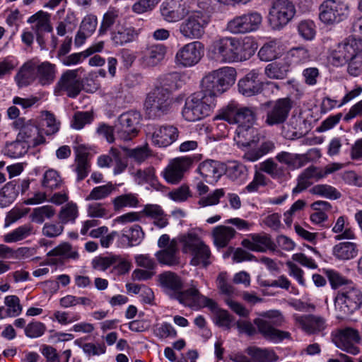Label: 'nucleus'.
I'll use <instances>...</instances> for the list:
<instances>
[{"label":"nucleus","instance_id":"f257e3e1","mask_svg":"<svg viewBox=\"0 0 362 362\" xmlns=\"http://www.w3.org/2000/svg\"><path fill=\"white\" fill-rule=\"evenodd\" d=\"M158 284L163 291L171 299L177 300L185 306H192L199 297V291L195 286L183 290L180 276L173 272H164L158 275Z\"/></svg>","mask_w":362,"mask_h":362},{"label":"nucleus","instance_id":"f03ea898","mask_svg":"<svg viewBox=\"0 0 362 362\" xmlns=\"http://www.w3.org/2000/svg\"><path fill=\"white\" fill-rule=\"evenodd\" d=\"M235 69L224 66L212 71L202 80V90L206 96H211L215 103L216 98L232 86L236 80Z\"/></svg>","mask_w":362,"mask_h":362},{"label":"nucleus","instance_id":"7ed1b4c3","mask_svg":"<svg viewBox=\"0 0 362 362\" xmlns=\"http://www.w3.org/2000/svg\"><path fill=\"white\" fill-rule=\"evenodd\" d=\"M243 48L241 41L235 37H222L214 40L211 44L209 58L218 63H232L241 60L240 52Z\"/></svg>","mask_w":362,"mask_h":362},{"label":"nucleus","instance_id":"20e7f679","mask_svg":"<svg viewBox=\"0 0 362 362\" xmlns=\"http://www.w3.org/2000/svg\"><path fill=\"white\" fill-rule=\"evenodd\" d=\"M262 317L256 318L254 324L257 326L258 332L267 340L278 343L285 339L291 338L288 332L277 329L284 322V317L278 310H270L261 315Z\"/></svg>","mask_w":362,"mask_h":362},{"label":"nucleus","instance_id":"39448f33","mask_svg":"<svg viewBox=\"0 0 362 362\" xmlns=\"http://www.w3.org/2000/svg\"><path fill=\"white\" fill-rule=\"evenodd\" d=\"M338 319H344L362 307V291L355 284L339 290L334 298Z\"/></svg>","mask_w":362,"mask_h":362},{"label":"nucleus","instance_id":"423d86ee","mask_svg":"<svg viewBox=\"0 0 362 362\" xmlns=\"http://www.w3.org/2000/svg\"><path fill=\"white\" fill-rule=\"evenodd\" d=\"M172 104L173 97L170 89L156 86L147 94L144 110L149 119H158L168 114Z\"/></svg>","mask_w":362,"mask_h":362},{"label":"nucleus","instance_id":"0eeeda50","mask_svg":"<svg viewBox=\"0 0 362 362\" xmlns=\"http://www.w3.org/2000/svg\"><path fill=\"white\" fill-rule=\"evenodd\" d=\"M214 107L212 98L199 91L187 98L182 115L185 120L196 122L208 116Z\"/></svg>","mask_w":362,"mask_h":362},{"label":"nucleus","instance_id":"6e6552de","mask_svg":"<svg viewBox=\"0 0 362 362\" xmlns=\"http://www.w3.org/2000/svg\"><path fill=\"white\" fill-rule=\"evenodd\" d=\"M181 242L183 252L189 253L192 257L190 261L192 265L207 267L211 264L210 248L198 235L189 233L181 238Z\"/></svg>","mask_w":362,"mask_h":362},{"label":"nucleus","instance_id":"1a4fd4ad","mask_svg":"<svg viewBox=\"0 0 362 362\" xmlns=\"http://www.w3.org/2000/svg\"><path fill=\"white\" fill-rule=\"evenodd\" d=\"M210 21V15L204 11L187 12V18L179 26V32L186 39L200 40Z\"/></svg>","mask_w":362,"mask_h":362},{"label":"nucleus","instance_id":"9d476101","mask_svg":"<svg viewBox=\"0 0 362 362\" xmlns=\"http://www.w3.org/2000/svg\"><path fill=\"white\" fill-rule=\"evenodd\" d=\"M355 52H362V40L356 37H347L330 47L328 60L335 66H343L349 62Z\"/></svg>","mask_w":362,"mask_h":362},{"label":"nucleus","instance_id":"9b49d317","mask_svg":"<svg viewBox=\"0 0 362 362\" xmlns=\"http://www.w3.org/2000/svg\"><path fill=\"white\" fill-rule=\"evenodd\" d=\"M349 13V6L341 0H325L319 6V19L326 25L344 21Z\"/></svg>","mask_w":362,"mask_h":362},{"label":"nucleus","instance_id":"f8f14e48","mask_svg":"<svg viewBox=\"0 0 362 362\" xmlns=\"http://www.w3.org/2000/svg\"><path fill=\"white\" fill-rule=\"evenodd\" d=\"M219 117L230 124L248 126L255 123L256 112L252 107H240L238 103L231 102L222 110Z\"/></svg>","mask_w":362,"mask_h":362},{"label":"nucleus","instance_id":"ddd939ff","mask_svg":"<svg viewBox=\"0 0 362 362\" xmlns=\"http://www.w3.org/2000/svg\"><path fill=\"white\" fill-rule=\"evenodd\" d=\"M296 8L289 0H276L269 12V22L274 30H280L293 18Z\"/></svg>","mask_w":362,"mask_h":362},{"label":"nucleus","instance_id":"4468645a","mask_svg":"<svg viewBox=\"0 0 362 362\" xmlns=\"http://www.w3.org/2000/svg\"><path fill=\"white\" fill-rule=\"evenodd\" d=\"M262 22V16L257 11L237 16L230 20L226 29L233 34H245L259 29Z\"/></svg>","mask_w":362,"mask_h":362},{"label":"nucleus","instance_id":"2eb2a0df","mask_svg":"<svg viewBox=\"0 0 362 362\" xmlns=\"http://www.w3.org/2000/svg\"><path fill=\"white\" fill-rule=\"evenodd\" d=\"M141 115L136 111H129L122 114L115 124L116 135L122 140L129 141L136 136Z\"/></svg>","mask_w":362,"mask_h":362},{"label":"nucleus","instance_id":"dca6fc26","mask_svg":"<svg viewBox=\"0 0 362 362\" xmlns=\"http://www.w3.org/2000/svg\"><path fill=\"white\" fill-rule=\"evenodd\" d=\"M13 127L19 130L17 134L18 139L29 144V147H35L45 142V139L40 134L37 125L32 119L18 118L13 122Z\"/></svg>","mask_w":362,"mask_h":362},{"label":"nucleus","instance_id":"f3484780","mask_svg":"<svg viewBox=\"0 0 362 362\" xmlns=\"http://www.w3.org/2000/svg\"><path fill=\"white\" fill-rule=\"evenodd\" d=\"M82 70V68H79L64 72L55 86L54 93L58 95L65 93L69 98H76L83 88L82 81L78 76V72Z\"/></svg>","mask_w":362,"mask_h":362},{"label":"nucleus","instance_id":"a211bd4d","mask_svg":"<svg viewBox=\"0 0 362 362\" xmlns=\"http://www.w3.org/2000/svg\"><path fill=\"white\" fill-rule=\"evenodd\" d=\"M146 133L151 136L152 143L159 147H166L175 142L179 136L177 128L173 125L165 124L146 126Z\"/></svg>","mask_w":362,"mask_h":362},{"label":"nucleus","instance_id":"6ab92c4d","mask_svg":"<svg viewBox=\"0 0 362 362\" xmlns=\"http://www.w3.org/2000/svg\"><path fill=\"white\" fill-rule=\"evenodd\" d=\"M204 54V45L199 41H193L183 45L176 53L177 64L183 67H191L201 60Z\"/></svg>","mask_w":362,"mask_h":362},{"label":"nucleus","instance_id":"aec40b11","mask_svg":"<svg viewBox=\"0 0 362 362\" xmlns=\"http://www.w3.org/2000/svg\"><path fill=\"white\" fill-rule=\"evenodd\" d=\"M292 107L293 102L289 98L276 100L272 108L267 112L265 124L268 126H274L284 123Z\"/></svg>","mask_w":362,"mask_h":362},{"label":"nucleus","instance_id":"412c9836","mask_svg":"<svg viewBox=\"0 0 362 362\" xmlns=\"http://www.w3.org/2000/svg\"><path fill=\"white\" fill-rule=\"evenodd\" d=\"M192 164V159L188 156L172 159L163 171V178L165 181H180Z\"/></svg>","mask_w":362,"mask_h":362},{"label":"nucleus","instance_id":"4be33fe9","mask_svg":"<svg viewBox=\"0 0 362 362\" xmlns=\"http://www.w3.org/2000/svg\"><path fill=\"white\" fill-rule=\"evenodd\" d=\"M260 73L257 69H252L248 72L238 83L239 92L246 96L250 97L258 95L263 90V82L259 78Z\"/></svg>","mask_w":362,"mask_h":362},{"label":"nucleus","instance_id":"5701e85b","mask_svg":"<svg viewBox=\"0 0 362 362\" xmlns=\"http://www.w3.org/2000/svg\"><path fill=\"white\" fill-rule=\"evenodd\" d=\"M296 324L308 334H318L327 327L325 318L312 314L295 315Z\"/></svg>","mask_w":362,"mask_h":362},{"label":"nucleus","instance_id":"b1692460","mask_svg":"<svg viewBox=\"0 0 362 362\" xmlns=\"http://www.w3.org/2000/svg\"><path fill=\"white\" fill-rule=\"evenodd\" d=\"M187 11L182 0H165L160 6L161 15L168 22H177L183 19Z\"/></svg>","mask_w":362,"mask_h":362},{"label":"nucleus","instance_id":"393cba45","mask_svg":"<svg viewBox=\"0 0 362 362\" xmlns=\"http://www.w3.org/2000/svg\"><path fill=\"white\" fill-rule=\"evenodd\" d=\"M337 339L339 348L353 355L358 354L359 349L355 346L361 339L358 330L351 327L342 329L339 331Z\"/></svg>","mask_w":362,"mask_h":362},{"label":"nucleus","instance_id":"a878e982","mask_svg":"<svg viewBox=\"0 0 362 362\" xmlns=\"http://www.w3.org/2000/svg\"><path fill=\"white\" fill-rule=\"evenodd\" d=\"M241 245L251 251L264 252L267 250L274 249V243L270 237L264 233L250 234L248 238L243 239Z\"/></svg>","mask_w":362,"mask_h":362},{"label":"nucleus","instance_id":"bb28decb","mask_svg":"<svg viewBox=\"0 0 362 362\" xmlns=\"http://www.w3.org/2000/svg\"><path fill=\"white\" fill-rule=\"evenodd\" d=\"M226 169L224 168V163L218 160L207 159L199 163L197 171L203 179L214 180L217 181Z\"/></svg>","mask_w":362,"mask_h":362},{"label":"nucleus","instance_id":"cd10ccee","mask_svg":"<svg viewBox=\"0 0 362 362\" xmlns=\"http://www.w3.org/2000/svg\"><path fill=\"white\" fill-rule=\"evenodd\" d=\"M139 35L134 27L117 24L111 32V40L116 46H122L134 41Z\"/></svg>","mask_w":362,"mask_h":362},{"label":"nucleus","instance_id":"c85d7f7f","mask_svg":"<svg viewBox=\"0 0 362 362\" xmlns=\"http://www.w3.org/2000/svg\"><path fill=\"white\" fill-rule=\"evenodd\" d=\"M18 88L27 87L37 79L36 61L31 59L24 63L14 77Z\"/></svg>","mask_w":362,"mask_h":362},{"label":"nucleus","instance_id":"c756f323","mask_svg":"<svg viewBox=\"0 0 362 362\" xmlns=\"http://www.w3.org/2000/svg\"><path fill=\"white\" fill-rule=\"evenodd\" d=\"M234 139L238 146H250L259 142L260 135L258 129L252 125L238 126Z\"/></svg>","mask_w":362,"mask_h":362},{"label":"nucleus","instance_id":"7c9ffc66","mask_svg":"<svg viewBox=\"0 0 362 362\" xmlns=\"http://www.w3.org/2000/svg\"><path fill=\"white\" fill-rule=\"evenodd\" d=\"M166 52L167 48L163 44L151 45L144 51L143 61L148 66H155L164 59Z\"/></svg>","mask_w":362,"mask_h":362},{"label":"nucleus","instance_id":"2f4dec72","mask_svg":"<svg viewBox=\"0 0 362 362\" xmlns=\"http://www.w3.org/2000/svg\"><path fill=\"white\" fill-rule=\"evenodd\" d=\"M36 233L37 230L34 226L30 223H27L5 234L3 236V240L7 243H17L35 235Z\"/></svg>","mask_w":362,"mask_h":362},{"label":"nucleus","instance_id":"473e14b6","mask_svg":"<svg viewBox=\"0 0 362 362\" xmlns=\"http://www.w3.org/2000/svg\"><path fill=\"white\" fill-rule=\"evenodd\" d=\"M341 165L337 163H332L327 165L324 169L311 165L307 168L299 175L298 181H305L308 179L315 178L322 179L327 174L332 173L338 170Z\"/></svg>","mask_w":362,"mask_h":362},{"label":"nucleus","instance_id":"72a5a7b5","mask_svg":"<svg viewBox=\"0 0 362 362\" xmlns=\"http://www.w3.org/2000/svg\"><path fill=\"white\" fill-rule=\"evenodd\" d=\"M235 234L234 228L222 225L215 227L212 231L214 244L218 247H226Z\"/></svg>","mask_w":362,"mask_h":362},{"label":"nucleus","instance_id":"f704fd0d","mask_svg":"<svg viewBox=\"0 0 362 362\" xmlns=\"http://www.w3.org/2000/svg\"><path fill=\"white\" fill-rule=\"evenodd\" d=\"M156 257L161 264L173 267L180 264L178 250L173 243H171L165 249L157 252Z\"/></svg>","mask_w":362,"mask_h":362},{"label":"nucleus","instance_id":"c9c22d12","mask_svg":"<svg viewBox=\"0 0 362 362\" xmlns=\"http://www.w3.org/2000/svg\"><path fill=\"white\" fill-rule=\"evenodd\" d=\"M36 74L37 78L41 85L51 84L55 78V65L49 62H44L40 64L36 62Z\"/></svg>","mask_w":362,"mask_h":362},{"label":"nucleus","instance_id":"e433bc0d","mask_svg":"<svg viewBox=\"0 0 362 362\" xmlns=\"http://www.w3.org/2000/svg\"><path fill=\"white\" fill-rule=\"evenodd\" d=\"M27 22L34 24L32 30L34 32H52V27L50 23L49 15L42 11H40L28 18Z\"/></svg>","mask_w":362,"mask_h":362},{"label":"nucleus","instance_id":"4c0bfd02","mask_svg":"<svg viewBox=\"0 0 362 362\" xmlns=\"http://www.w3.org/2000/svg\"><path fill=\"white\" fill-rule=\"evenodd\" d=\"M333 255L339 260H349L358 255L357 245L351 242H342L334 246Z\"/></svg>","mask_w":362,"mask_h":362},{"label":"nucleus","instance_id":"58836bf2","mask_svg":"<svg viewBox=\"0 0 362 362\" xmlns=\"http://www.w3.org/2000/svg\"><path fill=\"white\" fill-rule=\"evenodd\" d=\"M276 160L293 168H299L305 165L309 158L305 154L291 153L286 151H281L276 156Z\"/></svg>","mask_w":362,"mask_h":362},{"label":"nucleus","instance_id":"ea45409f","mask_svg":"<svg viewBox=\"0 0 362 362\" xmlns=\"http://www.w3.org/2000/svg\"><path fill=\"white\" fill-rule=\"evenodd\" d=\"M290 71V64L285 61L270 63L264 69L266 76L272 79H284Z\"/></svg>","mask_w":362,"mask_h":362},{"label":"nucleus","instance_id":"a19ab883","mask_svg":"<svg viewBox=\"0 0 362 362\" xmlns=\"http://www.w3.org/2000/svg\"><path fill=\"white\" fill-rule=\"evenodd\" d=\"M29 148V144L23 142L16 136L15 141L6 143L2 149V153L8 157L16 158L25 155Z\"/></svg>","mask_w":362,"mask_h":362},{"label":"nucleus","instance_id":"79ce46f5","mask_svg":"<svg viewBox=\"0 0 362 362\" xmlns=\"http://www.w3.org/2000/svg\"><path fill=\"white\" fill-rule=\"evenodd\" d=\"M81 146L76 150L75 172L77 174V180H82L85 179L90 172V165L87 159V153L80 151Z\"/></svg>","mask_w":362,"mask_h":362},{"label":"nucleus","instance_id":"37998d69","mask_svg":"<svg viewBox=\"0 0 362 362\" xmlns=\"http://www.w3.org/2000/svg\"><path fill=\"white\" fill-rule=\"evenodd\" d=\"M78 305L89 307L93 309L95 307L94 303L90 298L84 296H76L74 295H66L59 299V305L63 308H69Z\"/></svg>","mask_w":362,"mask_h":362},{"label":"nucleus","instance_id":"c03bdc74","mask_svg":"<svg viewBox=\"0 0 362 362\" xmlns=\"http://www.w3.org/2000/svg\"><path fill=\"white\" fill-rule=\"evenodd\" d=\"M279 54V42L273 40L266 42L260 48L258 56L262 61L269 62L277 58Z\"/></svg>","mask_w":362,"mask_h":362},{"label":"nucleus","instance_id":"a18cd8bd","mask_svg":"<svg viewBox=\"0 0 362 362\" xmlns=\"http://www.w3.org/2000/svg\"><path fill=\"white\" fill-rule=\"evenodd\" d=\"M325 274L332 289L340 290L341 288L349 287V286L354 284L351 280L347 279L336 270L327 269L325 271Z\"/></svg>","mask_w":362,"mask_h":362},{"label":"nucleus","instance_id":"49530a36","mask_svg":"<svg viewBox=\"0 0 362 362\" xmlns=\"http://www.w3.org/2000/svg\"><path fill=\"white\" fill-rule=\"evenodd\" d=\"M75 344L81 347L83 351L88 356H100L106 352V346L104 342L83 343V339H78Z\"/></svg>","mask_w":362,"mask_h":362},{"label":"nucleus","instance_id":"de8ad7c7","mask_svg":"<svg viewBox=\"0 0 362 362\" xmlns=\"http://www.w3.org/2000/svg\"><path fill=\"white\" fill-rule=\"evenodd\" d=\"M19 187L16 188L13 182H6L0 192V206L4 207L11 204L18 194Z\"/></svg>","mask_w":362,"mask_h":362},{"label":"nucleus","instance_id":"09e8293b","mask_svg":"<svg viewBox=\"0 0 362 362\" xmlns=\"http://www.w3.org/2000/svg\"><path fill=\"white\" fill-rule=\"evenodd\" d=\"M55 212V209L52 206L45 205L33 209V212L30 215V218L32 221L42 224L45 218H52Z\"/></svg>","mask_w":362,"mask_h":362},{"label":"nucleus","instance_id":"8fccbe9b","mask_svg":"<svg viewBox=\"0 0 362 362\" xmlns=\"http://www.w3.org/2000/svg\"><path fill=\"white\" fill-rule=\"evenodd\" d=\"M224 168L226 169L224 175L230 180H244L246 179L247 169L243 164L233 161L228 166L224 164Z\"/></svg>","mask_w":362,"mask_h":362},{"label":"nucleus","instance_id":"3c124183","mask_svg":"<svg viewBox=\"0 0 362 362\" xmlns=\"http://www.w3.org/2000/svg\"><path fill=\"white\" fill-rule=\"evenodd\" d=\"M47 256H62L65 258L73 259H77L79 257L78 252L75 250H73L71 245L66 243H62L48 252Z\"/></svg>","mask_w":362,"mask_h":362},{"label":"nucleus","instance_id":"603ef678","mask_svg":"<svg viewBox=\"0 0 362 362\" xmlns=\"http://www.w3.org/2000/svg\"><path fill=\"white\" fill-rule=\"evenodd\" d=\"M78 216V208L73 202L67 203L63 206L59 214L60 223L64 225L69 222H74Z\"/></svg>","mask_w":362,"mask_h":362},{"label":"nucleus","instance_id":"864d4df0","mask_svg":"<svg viewBox=\"0 0 362 362\" xmlns=\"http://www.w3.org/2000/svg\"><path fill=\"white\" fill-rule=\"evenodd\" d=\"M122 232V238L128 240L131 247L138 245L144 237V233L139 225H134L129 230H124Z\"/></svg>","mask_w":362,"mask_h":362},{"label":"nucleus","instance_id":"5fc2aeb1","mask_svg":"<svg viewBox=\"0 0 362 362\" xmlns=\"http://www.w3.org/2000/svg\"><path fill=\"white\" fill-rule=\"evenodd\" d=\"M310 192L330 199H337L341 197L339 191L328 185H317L310 189Z\"/></svg>","mask_w":362,"mask_h":362},{"label":"nucleus","instance_id":"6e6d98bb","mask_svg":"<svg viewBox=\"0 0 362 362\" xmlns=\"http://www.w3.org/2000/svg\"><path fill=\"white\" fill-rule=\"evenodd\" d=\"M259 171L267 173L273 179H279L283 173V170L276 163L272 158H268L264 162L255 166Z\"/></svg>","mask_w":362,"mask_h":362},{"label":"nucleus","instance_id":"4d7b16f0","mask_svg":"<svg viewBox=\"0 0 362 362\" xmlns=\"http://www.w3.org/2000/svg\"><path fill=\"white\" fill-rule=\"evenodd\" d=\"M115 189V185H112V182H108L107 185L96 187L92 189L89 195L87 197L86 200H98L104 199L109 196Z\"/></svg>","mask_w":362,"mask_h":362},{"label":"nucleus","instance_id":"13d9d810","mask_svg":"<svg viewBox=\"0 0 362 362\" xmlns=\"http://www.w3.org/2000/svg\"><path fill=\"white\" fill-rule=\"evenodd\" d=\"M118 17L119 11L115 8H110L103 16L102 23L99 28L100 35L105 34L116 23Z\"/></svg>","mask_w":362,"mask_h":362},{"label":"nucleus","instance_id":"bf43d9fd","mask_svg":"<svg viewBox=\"0 0 362 362\" xmlns=\"http://www.w3.org/2000/svg\"><path fill=\"white\" fill-rule=\"evenodd\" d=\"M93 114L90 112H76L71 121V127L81 129L86 124H90L93 120Z\"/></svg>","mask_w":362,"mask_h":362},{"label":"nucleus","instance_id":"052dcab7","mask_svg":"<svg viewBox=\"0 0 362 362\" xmlns=\"http://www.w3.org/2000/svg\"><path fill=\"white\" fill-rule=\"evenodd\" d=\"M114 206L116 210L123 207H136L139 204V200L136 194H125L117 197L113 201Z\"/></svg>","mask_w":362,"mask_h":362},{"label":"nucleus","instance_id":"680f3d73","mask_svg":"<svg viewBox=\"0 0 362 362\" xmlns=\"http://www.w3.org/2000/svg\"><path fill=\"white\" fill-rule=\"evenodd\" d=\"M251 354L253 358L259 362H276L279 359L276 353L269 349L256 348L252 351Z\"/></svg>","mask_w":362,"mask_h":362},{"label":"nucleus","instance_id":"e2e57ef3","mask_svg":"<svg viewBox=\"0 0 362 362\" xmlns=\"http://www.w3.org/2000/svg\"><path fill=\"white\" fill-rule=\"evenodd\" d=\"M348 73L358 76L362 73V52H355L348 62Z\"/></svg>","mask_w":362,"mask_h":362},{"label":"nucleus","instance_id":"0e129e2a","mask_svg":"<svg viewBox=\"0 0 362 362\" xmlns=\"http://www.w3.org/2000/svg\"><path fill=\"white\" fill-rule=\"evenodd\" d=\"M153 333L159 339H174L177 335V331L173 326L165 322L157 325L153 330Z\"/></svg>","mask_w":362,"mask_h":362},{"label":"nucleus","instance_id":"69168bd1","mask_svg":"<svg viewBox=\"0 0 362 362\" xmlns=\"http://www.w3.org/2000/svg\"><path fill=\"white\" fill-rule=\"evenodd\" d=\"M81 318V316L78 313L57 310L53 315V320H55L62 325H66L78 321Z\"/></svg>","mask_w":362,"mask_h":362},{"label":"nucleus","instance_id":"338daca9","mask_svg":"<svg viewBox=\"0 0 362 362\" xmlns=\"http://www.w3.org/2000/svg\"><path fill=\"white\" fill-rule=\"evenodd\" d=\"M5 305L7 307V314L10 317H16L22 312L20 299L17 296L11 295L5 298Z\"/></svg>","mask_w":362,"mask_h":362},{"label":"nucleus","instance_id":"774afa93","mask_svg":"<svg viewBox=\"0 0 362 362\" xmlns=\"http://www.w3.org/2000/svg\"><path fill=\"white\" fill-rule=\"evenodd\" d=\"M291 62L296 64L305 63L310 59L308 50L304 47H296L289 51Z\"/></svg>","mask_w":362,"mask_h":362}]
</instances>
